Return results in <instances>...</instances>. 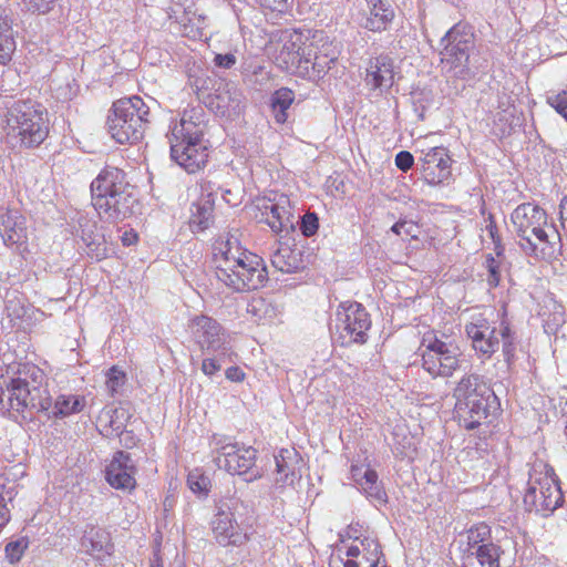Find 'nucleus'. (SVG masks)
Masks as SVG:
<instances>
[{"mask_svg":"<svg viewBox=\"0 0 567 567\" xmlns=\"http://www.w3.org/2000/svg\"><path fill=\"white\" fill-rule=\"evenodd\" d=\"M0 378V410L23 420L34 413L44 412L49 419H62L79 413L85 406V399L74 394L59 395L52 405L48 389L43 385V371L32 363H18L8 368V374Z\"/></svg>","mask_w":567,"mask_h":567,"instance_id":"f257e3e1","label":"nucleus"},{"mask_svg":"<svg viewBox=\"0 0 567 567\" xmlns=\"http://www.w3.org/2000/svg\"><path fill=\"white\" fill-rule=\"evenodd\" d=\"M214 251L216 277L225 286L236 292L264 287L268 272L262 258L244 249L236 237L217 240Z\"/></svg>","mask_w":567,"mask_h":567,"instance_id":"f03ea898","label":"nucleus"},{"mask_svg":"<svg viewBox=\"0 0 567 567\" xmlns=\"http://www.w3.org/2000/svg\"><path fill=\"white\" fill-rule=\"evenodd\" d=\"M206 127V111L200 105L184 110L181 120L171 126V158L188 174L200 171L208 161Z\"/></svg>","mask_w":567,"mask_h":567,"instance_id":"7ed1b4c3","label":"nucleus"},{"mask_svg":"<svg viewBox=\"0 0 567 567\" xmlns=\"http://www.w3.org/2000/svg\"><path fill=\"white\" fill-rule=\"evenodd\" d=\"M92 205L101 218L124 220L134 214L138 204L124 171L104 167L91 183Z\"/></svg>","mask_w":567,"mask_h":567,"instance_id":"20e7f679","label":"nucleus"},{"mask_svg":"<svg viewBox=\"0 0 567 567\" xmlns=\"http://www.w3.org/2000/svg\"><path fill=\"white\" fill-rule=\"evenodd\" d=\"M455 414L466 430H474L487 419L498 404L497 396L483 378L476 373H465L453 390Z\"/></svg>","mask_w":567,"mask_h":567,"instance_id":"39448f33","label":"nucleus"},{"mask_svg":"<svg viewBox=\"0 0 567 567\" xmlns=\"http://www.w3.org/2000/svg\"><path fill=\"white\" fill-rule=\"evenodd\" d=\"M48 134V113L41 104L32 100H20L9 110L7 141L13 147H38Z\"/></svg>","mask_w":567,"mask_h":567,"instance_id":"423d86ee","label":"nucleus"},{"mask_svg":"<svg viewBox=\"0 0 567 567\" xmlns=\"http://www.w3.org/2000/svg\"><path fill=\"white\" fill-rule=\"evenodd\" d=\"M465 332L472 341V347L480 355L491 358L499 349L504 359L511 365L515 359L517 338L506 320L498 323L489 321L483 315H474L465 324Z\"/></svg>","mask_w":567,"mask_h":567,"instance_id":"0eeeda50","label":"nucleus"},{"mask_svg":"<svg viewBox=\"0 0 567 567\" xmlns=\"http://www.w3.org/2000/svg\"><path fill=\"white\" fill-rule=\"evenodd\" d=\"M150 122V107L142 97L134 95L113 103L106 126L118 144H137L144 138Z\"/></svg>","mask_w":567,"mask_h":567,"instance_id":"6e6552de","label":"nucleus"},{"mask_svg":"<svg viewBox=\"0 0 567 567\" xmlns=\"http://www.w3.org/2000/svg\"><path fill=\"white\" fill-rule=\"evenodd\" d=\"M523 502L526 511L547 517L564 501L554 468L543 462H536L529 471Z\"/></svg>","mask_w":567,"mask_h":567,"instance_id":"1a4fd4ad","label":"nucleus"},{"mask_svg":"<svg viewBox=\"0 0 567 567\" xmlns=\"http://www.w3.org/2000/svg\"><path fill=\"white\" fill-rule=\"evenodd\" d=\"M422 368L433 378H451L461 368L462 353L452 341H445L435 333L423 336Z\"/></svg>","mask_w":567,"mask_h":567,"instance_id":"9d476101","label":"nucleus"},{"mask_svg":"<svg viewBox=\"0 0 567 567\" xmlns=\"http://www.w3.org/2000/svg\"><path fill=\"white\" fill-rule=\"evenodd\" d=\"M213 461L229 474L245 475L252 470L257 451L226 435L214 434L210 441Z\"/></svg>","mask_w":567,"mask_h":567,"instance_id":"9b49d317","label":"nucleus"},{"mask_svg":"<svg viewBox=\"0 0 567 567\" xmlns=\"http://www.w3.org/2000/svg\"><path fill=\"white\" fill-rule=\"evenodd\" d=\"M371 328L370 315L359 302H342L336 313L334 339L343 347L363 344Z\"/></svg>","mask_w":567,"mask_h":567,"instance_id":"f8f14e48","label":"nucleus"},{"mask_svg":"<svg viewBox=\"0 0 567 567\" xmlns=\"http://www.w3.org/2000/svg\"><path fill=\"white\" fill-rule=\"evenodd\" d=\"M188 331L203 354L228 357L231 353L229 334L216 319L206 315L195 316L188 322Z\"/></svg>","mask_w":567,"mask_h":567,"instance_id":"ddd939ff","label":"nucleus"},{"mask_svg":"<svg viewBox=\"0 0 567 567\" xmlns=\"http://www.w3.org/2000/svg\"><path fill=\"white\" fill-rule=\"evenodd\" d=\"M442 43H445L441 51L442 62L454 69L456 75L466 74L470 53L475 44L471 27L462 23L455 24L442 38Z\"/></svg>","mask_w":567,"mask_h":567,"instance_id":"4468645a","label":"nucleus"},{"mask_svg":"<svg viewBox=\"0 0 567 567\" xmlns=\"http://www.w3.org/2000/svg\"><path fill=\"white\" fill-rule=\"evenodd\" d=\"M308 52L311 53L310 61L300 71V78L318 82L338 60L339 50L324 31L316 30L310 34Z\"/></svg>","mask_w":567,"mask_h":567,"instance_id":"2eb2a0df","label":"nucleus"},{"mask_svg":"<svg viewBox=\"0 0 567 567\" xmlns=\"http://www.w3.org/2000/svg\"><path fill=\"white\" fill-rule=\"evenodd\" d=\"M238 504V499L228 498L219 501L216 506V513L210 524L216 540L224 546H239L247 540L246 532L235 519L234 511Z\"/></svg>","mask_w":567,"mask_h":567,"instance_id":"dca6fc26","label":"nucleus"},{"mask_svg":"<svg viewBox=\"0 0 567 567\" xmlns=\"http://www.w3.org/2000/svg\"><path fill=\"white\" fill-rule=\"evenodd\" d=\"M308 35L299 31L285 32L281 41V48L276 58L278 65L290 73L300 78V71L310 60L311 53L308 52L310 31Z\"/></svg>","mask_w":567,"mask_h":567,"instance_id":"f3484780","label":"nucleus"},{"mask_svg":"<svg viewBox=\"0 0 567 567\" xmlns=\"http://www.w3.org/2000/svg\"><path fill=\"white\" fill-rule=\"evenodd\" d=\"M514 231L525 243L535 235L543 226H547L546 212L533 203H523L518 205L511 215Z\"/></svg>","mask_w":567,"mask_h":567,"instance_id":"a211bd4d","label":"nucleus"},{"mask_svg":"<svg viewBox=\"0 0 567 567\" xmlns=\"http://www.w3.org/2000/svg\"><path fill=\"white\" fill-rule=\"evenodd\" d=\"M75 233L86 247V254L97 261L107 257V241L103 233L99 230L94 218L85 213H76Z\"/></svg>","mask_w":567,"mask_h":567,"instance_id":"6ab92c4d","label":"nucleus"},{"mask_svg":"<svg viewBox=\"0 0 567 567\" xmlns=\"http://www.w3.org/2000/svg\"><path fill=\"white\" fill-rule=\"evenodd\" d=\"M534 237L536 241L530 237L527 241L519 243V247L527 256L547 261L557 258L561 249V238L553 225L543 226Z\"/></svg>","mask_w":567,"mask_h":567,"instance_id":"aec40b11","label":"nucleus"},{"mask_svg":"<svg viewBox=\"0 0 567 567\" xmlns=\"http://www.w3.org/2000/svg\"><path fill=\"white\" fill-rule=\"evenodd\" d=\"M451 157L444 147H433L421 158V171L426 184L436 186L452 177Z\"/></svg>","mask_w":567,"mask_h":567,"instance_id":"412c9836","label":"nucleus"},{"mask_svg":"<svg viewBox=\"0 0 567 567\" xmlns=\"http://www.w3.org/2000/svg\"><path fill=\"white\" fill-rule=\"evenodd\" d=\"M136 466L131 454L118 451L105 468L106 482L116 489L133 491L136 486Z\"/></svg>","mask_w":567,"mask_h":567,"instance_id":"4be33fe9","label":"nucleus"},{"mask_svg":"<svg viewBox=\"0 0 567 567\" xmlns=\"http://www.w3.org/2000/svg\"><path fill=\"white\" fill-rule=\"evenodd\" d=\"M355 542L358 544L347 548L348 559L343 563V567H385L380 565L382 551L377 538L365 536L361 539L357 538Z\"/></svg>","mask_w":567,"mask_h":567,"instance_id":"5701e85b","label":"nucleus"},{"mask_svg":"<svg viewBox=\"0 0 567 567\" xmlns=\"http://www.w3.org/2000/svg\"><path fill=\"white\" fill-rule=\"evenodd\" d=\"M262 220L276 234L293 230L295 225L290 213L289 198L280 195L278 199H269L262 205Z\"/></svg>","mask_w":567,"mask_h":567,"instance_id":"b1692460","label":"nucleus"},{"mask_svg":"<svg viewBox=\"0 0 567 567\" xmlns=\"http://www.w3.org/2000/svg\"><path fill=\"white\" fill-rule=\"evenodd\" d=\"M393 59L381 54L369 61L365 74V84L373 91L386 92L394 84Z\"/></svg>","mask_w":567,"mask_h":567,"instance_id":"393cba45","label":"nucleus"},{"mask_svg":"<svg viewBox=\"0 0 567 567\" xmlns=\"http://www.w3.org/2000/svg\"><path fill=\"white\" fill-rule=\"evenodd\" d=\"M0 236L6 246H21L28 239L25 218L18 210L0 213Z\"/></svg>","mask_w":567,"mask_h":567,"instance_id":"a878e982","label":"nucleus"},{"mask_svg":"<svg viewBox=\"0 0 567 567\" xmlns=\"http://www.w3.org/2000/svg\"><path fill=\"white\" fill-rule=\"evenodd\" d=\"M81 546L86 554L95 559H103L113 551L110 533L104 528L95 526H90L85 529L81 538Z\"/></svg>","mask_w":567,"mask_h":567,"instance_id":"bb28decb","label":"nucleus"},{"mask_svg":"<svg viewBox=\"0 0 567 567\" xmlns=\"http://www.w3.org/2000/svg\"><path fill=\"white\" fill-rule=\"evenodd\" d=\"M277 483L284 485H293L301 477L300 463L301 458L295 450H281L275 456Z\"/></svg>","mask_w":567,"mask_h":567,"instance_id":"cd10ccee","label":"nucleus"},{"mask_svg":"<svg viewBox=\"0 0 567 567\" xmlns=\"http://www.w3.org/2000/svg\"><path fill=\"white\" fill-rule=\"evenodd\" d=\"M369 17L363 27L372 32L385 31L393 21L395 13L390 3L384 0H367Z\"/></svg>","mask_w":567,"mask_h":567,"instance_id":"c85d7f7f","label":"nucleus"},{"mask_svg":"<svg viewBox=\"0 0 567 567\" xmlns=\"http://www.w3.org/2000/svg\"><path fill=\"white\" fill-rule=\"evenodd\" d=\"M501 548L496 544L481 545L461 556L462 567H499Z\"/></svg>","mask_w":567,"mask_h":567,"instance_id":"c756f323","label":"nucleus"},{"mask_svg":"<svg viewBox=\"0 0 567 567\" xmlns=\"http://www.w3.org/2000/svg\"><path fill=\"white\" fill-rule=\"evenodd\" d=\"M272 266L281 272L292 274L305 268L301 250L280 244L271 256Z\"/></svg>","mask_w":567,"mask_h":567,"instance_id":"7c9ffc66","label":"nucleus"},{"mask_svg":"<svg viewBox=\"0 0 567 567\" xmlns=\"http://www.w3.org/2000/svg\"><path fill=\"white\" fill-rule=\"evenodd\" d=\"M457 543L461 556L477 549L481 545L493 544L491 528L484 523L474 525L466 533L460 535Z\"/></svg>","mask_w":567,"mask_h":567,"instance_id":"2f4dec72","label":"nucleus"},{"mask_svg":"<svg viewBox=\"0 0 567 567\" xmlns=\"http://www.w3.org/2000/svg\"><path fill=\"white\" fill-rule=\"evenodd\" d=\"M203 189L208 192L206 198L193 204L190 209V226L197 230L208 228L213 218L214 194L206 185L203 186Z\"/></svg>","mask_w":567,"mask_h":567,"instance_id":"473e14b6","label":"nucleus"},{"mask_svg":"<svg viewBox=\"0 0 567 567\" xmlns=\"http://www.w3.org/2000/svg\"><path fill=\"white\" fill-rule=\"evenodd\" d=\"M359 486L370 501L379 504L386 503V493L379 482L378 473L370 467L365 468L362 477H360Z\"/></svg>","mask_w":567,"mask_h":567,"instance_id":"72a5a7b5","label":"nucleus"},{"mask_svg":"<svg viewBox=\"0 0 567 567\" xmlns=\"http://www.w3.org/2000/svg\"><path fill=\"white\" fill-rule=\"evenodd\" d=\"M295 101V93L288 87H280L275 91L271 96V107L275 113V120L279 124H284L287 118V110Z\"/></svg>","mask_w":567,"mask_h":567,"instance_id":"f704fd0d","label":"nucleus"},{"mask_svg":"<svg viewBox=\"0 0 567 567\" xmlns=\"http://www.w3.org/2000/svg\"><path fill=\"white\" fill-rule=\"evenodd\" d=\"M247 311L258 320L272 321L277 315V308L267 299L258 297L252 298L248 303Z\"/></svg>","mask_w":567,"mask_h":567,"instance_id":"c9c22d12","label":"nucleus"},{"mask_svg":"<svg viewBox=\"0 0 567 567\" xmlns=\"http://www.w3.org/2000/svg\"><path fill=\"white\" fill-rule=\"evenodd\" d=\"M13 40L10 34L8 21L0 17V63L4 64L10 60Z\"/></svg>","mask_w":567,"mask_h":567,"instance_id":"e433bc0d","label":"nucleus"},{"mask_svg":"<svg viewBox=\"0 0 567 567\" xmlns=\"http://www.w3.org/2000/svg\"><path fill=\"white\" fill-rule=\"evenodd\" d=\"M28 547L29 540L25 537L9 542L4 548L7 560L10 564H17L21 560Z\"/></svg>","mask_w":567,"mask_h":567,"instance_id":"4c0bfd02","label":"nucleus"},{"mask_svg":"<svg viewBox=\"0 0 567 567\" xmlns=\"http://www.w3.org/2000/svg\"><path fill=\"white\" fill-rule=\"evenodd\" d=\"M126 374L116 365L110 368L106 372V386L109 392L114 395L125 384Z\"/></svg>","mask_w":567,"mask_h":567,"instance_id":"58836bf2","label":"nucleus"},{"mask_svg":"<svg viewBox=\"0 0 567 567\" xmlns=\"http://www.w3.org/2000/svg\"><path fill=\"white\" fill-rule=\"evenodd\" d=\"M12 499V493L10 488H7V486L3 484L2 480L0 478V533L2 532L3 527L9 523L10 520V509L8 508V502Z\"/></svg>","mask_w":567,"mask_h":567,"instance_id":"ea45409f","label":"nucleus"},{"mask_svg":"<svg viewBox=\"0 0 567 567\" xmlns=\"http://www.w3.org/2000/svg\"><path fill=\"white\" fill-rule=\"evenodd\" d=\"M123 416V411L114 410L110 415L109 423L103 426L102 433L107 437L121 434L125 430L124 423L120 420Z\"/></svg>","mask_w":567,"mask_h":567,"instance_id":"a19ab883","label":"nucleus"},{"mask_svg":"<svg viewBox=\"0 0 567 567\" xmlns=\"http://www.w3.org/2000/svg\"><path fill=\"white\" fill-rule=\"evenodd\" d=\"M187 484L194 493L206 494L208 492L209 478L198 471H193L187 476Z\"/></svg>","mask_w":567,"mask_h":567,"instance_id":"79ce46f5","label":"nucleus"},{"mask_svg":"<svg viewBox=\"0 0 567 567\" xmlns=\"http://www.w3.org/2000/svg\"><path fill=\"white\" fill-rule=\"evenodd\" d=\"M485 267L487 269L486 281L489 287L495 288L501 281L499 261H497L491 254L486 256Z\"/></svg>","mask_w":567,"mask_h":567,"instance_id":"37998d69","label":"nucleus"},{"mask_svg":"<svg viewBox=\"0 0 567 567\" xmlns=\"http://www.w3.org/2000/svg\"><path fill=\"white\" fill-rule=\"evenodd\" d=\"M319 228V218L316 213H307L300 219V230L303 236L310 237Z\"/></svg>","mask_w":567,"mask_h":567,"instance_id":"c03bdc74","label":"nucleus"},{"mask_svg":"<svg viewBox=\"0 0 567 567\" xmlns=\"http://www.w3.org/2000/svg\"><path fill=\"white\" fill-rule=\"evenodd\" d=\"M207 357L202 362V371L204 374L212 377L221 369V362L226 357L217 354H206Z\"/></svg>","mask_w":567,"mask_h":567,"instance_id":"a18cd8bd","label":"nucleus"},{"mask_svg":"<svg viewBox=\"0 0 567 567\" xmlns=\"http://www.w3.org/2000/svg\"><path fill=\"white\" fill-rule=\"evenodd\" d=\"M391 230L399 236L405 235L414 239L417 238V225L412 220H399L391 227Z\"/></svg>","mask_w":567,"mask_h":567,"instance_id":"49530a36","label":"nucleus"},{"mask_svg":"<svg viewBox=\"0 0 567 567\" xmlns=\"http://www.w3.org/2000/svg\"><path fill=\"white\" fill-rule=\"evenodd\" d=\"M24 8L31 12L47 13L55 0H22Z\"/></svg>","mask_w":567,"mask_h":567,"instance_id":"de8ad7c7","label":"nucleus"},{"mask_svg":"<svg viewBox=\"0 0 567 567\" xmlns=\"http://www.w3.org/2000/svg\"><path fill=\"white\" fill-rule=\"evenodd\" d=\"M548 103L567 121V91H563L555 96L548 97Z\"/></svg>","mask_w":567,"mask_h":567,"instance_id":"09e8293b","label":"nucleus"},{"mask_svg":"<svg viewBox=\"0 0 567 567\" xmlns=\"http://www.w3.org/2000/svg\"><path fill=\"white\" fill-rule=\"evenodd\" d=\"M395 165L402 172H408L414 164L413 155L408 151H401L395 155Z\"/></svg>","mask_w":567,"mask_h":567,"instance_id":"8fccbe9b","label":"nucleus"},{"mask_svg":"<svg viewBox=\"0 0 567 567\" xmlns=\"http://www.w3.org/2000/svg\"><path fill=\"white\" fill-rule=\"evenodd\" d=\"M236 56L233 53L216 54L214 58V64L221 69H231L236 64Z\"/></svg>","mask_w":567,"mask_h":567,"instance_id":"3c124183","label":"nucleus"},{"mask_svg":"<svg viewBox=\"0 0 567 567\" xmlns=\"http://www.w3.org/2000/svg\"><path fill=\"white\" fill-rule=\"evenodd\" d=\"M259 3L271 11L284 12L288 9L289 0H259Z\"/></svg>","mask_w":567,"mask_h":567,"instance_id":"603ef678","label":"nucleus"},{"mask_svg":"<svg viewBox=\"0 0 567 567\" xmlns=\"http://www.w3.org/2000/svg\"><path fill=\"white\" fill-rule=\"evenodd\" d=\"M120 439V443L126 447L132 449L137 443V437L132 431L124 430L121 434L116 435Z\"/></svg>","mask_w":567,"mask_h":567,"instance_id":"864d4df0","label":"nucleus"},{"mask_svg":"<svg viewBox=\"0 0 567 567\" xmlns=\"http://www.w3.org/2000/svg\"><path fill=\"white\" fill-rule=\"evenodd\" d=\"M225 375L228 380L234 382H240L245 378V373L239 367H229L226 370Z\"/></svg>","mask_w":567,"mask_h":567,"instance_id":"5fc2aeb1","label":"nucleus"},{"mask_svg":"<svg viewBox=\"0 0 567 567\" xmlns=\"http://www.w3.org/2000/svg\"><path fill=\"white\" fill-rule=\"evenodd\" d=\"M137 241V235L134 231H125L122 236V243L124 246H131Z\"/></svg>","mask_w":567,"mask_h":567,"instance_id":"6e6d98bb","label":"nucleus"},{"mask_svg":"<svg viewBox=\"0 0 567 567\" xmlns=\"http://www.w3.org/2000/svg\"><path fill=\"white\" fill-rule=\"evenodd\" d=\"M365 468H363L362 466H355L353 465L351 467V476L353 478V481L359 485L360 484V477H362L363 473H364Z\"/></svg>","mask_w":567,"mask_h":567,"instance_id":"4d7b16f0","label":"nucleus"},{"mask_svg":"<svg viewBox=\"0 0 567 567\" xmlns=\"http://www.w3.org/2000/svg\"><path fill=\"white\" fill-rule=\"evenodd\" d=\"M488 220H489V224L486 226V228H487L489 235L492 236V238H494V234L497 230V227H496V224H495L492 215L488 216Z\"/></svg>","mask_w":567,"mask_h":567,"instance_id":"13d9d810","label":"nucleus"},{"mask_svg":"<svg viewBox=\"0 0 567 567\" xmlns=\"http://www.w3.org/2000/svg\"><path fill=\"white\" fill-rule=\"evenodd\" d=\"M11 316V313H9ZM12 315L17 318L21 317L24 315V309L23 307H19V308H14L13 311H12Z\"/></svg>","mask_w":567,"mask_h":567,"instance_id":"bf43d9fd","label":"nucleus"},{"mask_svg":"<svg viewBox=\"0 0 567 567\" xmlns=\"http://www.w3.org/2000/svg\"><path fill=\"white\" fill-rule=\"evenodd\" d=\"M219 189L221 190V197H223V199H224L225 202H227V203H229V204H230V199L227 197V196H229L230 190H229V189H221V188H219Z\"/></svg>","mask_w":567,"mask_h":567,"instance_id":"052dcab7","label":"nucleus"},{"mask_svg":"<svg viewBox=\"0 0 567 567\" xmlns=\"http://www.w3.org/2000/svg\"><path fill=\"white\" fill-rule=\"evenodd\" d=\"M151 563H154L155 565H162V559L158 555V553H154L153 558L151 559Z\"/></svg>","mask_w":567,"mask_h":567,"instance_id":"680f3d73","label":"nucleus"},{"mask_svg":"<svg viewBox=\"0 0 567 567\" xmlns=\"http://www.w3.org/2000/svg\"><path fill=\"white\" fill-rule=\"evenodd\" d=\"M258 474H251V476L249 478H247V481H252L255 478H257Z\"/></svg>","mask_w":567,"mask_h":567,"instance_id":"e2e57ef3","label":"nucleus"},{"mask_svg":"<svg viewBox=\"0 0 567 567\" xmlns=\"http://www.w3.org/2000/svg\"><path fill=\"white\" fill-rule=\"evenodd\" d=\"M11 303H12V301H11V300H9V301H8V305H7V310H8V311H10V309H11V306H10Z\"/></svg>","mask_w":567,"mask_h":567,"instance_id":"0e129e2a","label":"nucleus"},{"mask_svg":"<svg viewBox=\"0 0 567 567\" xmlns=\"http://www.w3.org/2000/svg\"><path fill=\"white\" fill-rule=\"evenodd\" d=\"M150 567H163V565H155L154 563H151Z\"/></svg>","mask_w":567,"mask_h":567,"instance_id":"69168bd1","label":"nucleus"}]
</instances>
